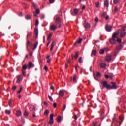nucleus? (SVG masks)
I'll return each instance as SVG.
<instances>
[{
  "label": "nucleus",
  "mask_w": 126,
  "mask_h": 126,
  "mask_svg": "<svg viewBox=\"0 0 126 126\" xmlns=\"http://www.w3.org/2000/svg\"><path fill=\"white\" fill-rule=\"evenodd\" d=\"M55 21H56V23L57 24H58L59 23H61L62 21H61V18L60 17H57L56 18Z\"/></svg>",
  "instance_id": "nucleus-11"
},
{
  "label": "nucleus",
  "mask_w": 126,
  "mask_h": 126,
  "mask_svg": "<svg viewBox=\"0 0 126 126\" xmlns=\"http://www.w3.org/2000/svg\"><path fill=\"white\" fill-rule=\"evenodd\" d=\"M29 55H30V57H32V56H33V52H32V51H31V52L29 53Z\"/></svg>",
  "instance_id": "nucleus-51"
},
{
  "label": "nucleus",
  "mask_w": 126,
  "mask_h": 126,
  "mask_svg": "<svg viewBox=\"0 0 126 126\" xmlns=\"http://www.w3.org/2000/svg\"><path fill=\"white\" fill-rule=\"evenodd\" d=\"M91 126H97V122H93Z\"/></svg>",
  "instance_id": "nucleus-37"
},
{
  "label": "nucleus",
  "mask_w": 126,
  "mask_h": 126,
  "mask_svg": "<svg viewBox=\"0 0 126 126\" xmlns=\"http://www.w3.org/2000/svg\"><path fill=\"white\" fill-rule=\"evenodd\" d=\"M48 98L50 100V101H51L52 102H53V98H52V97L50 95L48 96Z\"/></svg>",
  "instance_id": "nucleus-49"
},
{
  "label": "nucleus",
  "mask_w": 126,
  "mask_h": 126,
  "mask_svg": "<svg viewBox=\"0 0 126 126\" xmlns=\"http://www.w3.org/2000/svg\"><path fill=\"white\" fill-rule=\"evenodd\" d=\"M31 36H32V32H28V34H27V40H28V39L29 38H30V37H31Z\"/></svg>",
  "instance_id": "nucleus-17"
},
{
  "label": "nucleus",
  "mask_w": 126,
  "mask_h": 126,
  "mask_svg": "<svg viewBox=\"0 0 126 126\" xmlns=\"http://www.w3.org/2000/svg\"><path fill=\"white\" fill-rule=\"evenodd\" d=\"M17 77H18L17 83H18V84H20L21 81H22V78H23V76H22V75H20L19 76H17Z\"/></svg>",
  "instance_id": "nucleus-5"
},
{
  "label": "nucleus",
  "mask_w": 126,
  "mask_h": 126,
  "mask_svg": "<svg viewBox=\"0 0 126 126\" xmlns=\"http://www.w3.org/2000/svg\"><path fill=\"white\" fill-rule=\"evenodd\" d=\"M44 69L46 70V71H48V66H47V65H45Z\"/></svg>",
  "instance_id": "nucleus-48"
},
{
  "label": "nucleus",
  "mask_w": 126,
  "mask_h": 126,
  "mask_svg": "<svg viewBox=\"0 0 126 126\" xmlns=\"http://www.w3.org/2000/svg\"><path fill=\"white\" fill-rule=\"evenodd\" d=\"M35 65L32 62H29L28 65V67L29 69H30L31 68H32V67H34Z\"/></svg>",
  "instance_id": "nucleus-8"
},
{
  "label": "nucleus",
  "mask_w": 126,
  "mask_h": 126,
  "mask_svg": "<svg viewBox=\"0 0 126 126\" xmlns=\"http://www.w3.org/2000/svg\"><path fill=\"white\" fill-rule=\"evenodd\" d=\"M22 91V87H21L20 88V90L18 91V93H20V92H21Z\"/></svg>",
  "instance_id": "nucleus-54"
},
{
  "label": "nucleus",
  "mask_w": 126,
  "mask_h": 126,
  "mask_svg": "<svg viewBox=\"0 0 126 126\" xmlns=\"http://www.w3.org/2000/svg\"><path fill=\"white\" fill-rule=\"evenodd\" d=\"M79 63H83V61L82 60V57H80L79 59Z\"/></svg>",
  "instance_id": "nucleus-27"
},
{
  "label": "nucleus",
  "mask_w": 126,
  "mask_h": 126,
  "mask_svg": "<svg viewBox=\"0 0 126 126\" xmlns=\"http://www.w3.org/2000/svg\"><path fill=\"white\" fill-rule=\"evenodd\" d=\"M57 120L58 123H60V122H61V121H62V117H61V116H59L57 118Z\"/></svg>",
  "instance_id": "nucleus-22"
},
{
  "label": "nucleus",
  "mask_w": 126,
  "mask_h": 126,
  "mask_svg": "<svg viewBox=\"0 0 126 126\" xmlns=\"http://www.w3.org/2000/svg\"><path fill=\"white\" fill-rule=\"evenodd\" d=\"M33 14L35 17H37L38 16V14L36 13L35 12H33Z\"/></svg>",
  "instance_id": "nucleus-57"
},
{
  "label": "nucleus",
  "mask_w": 126,
  "mask_h": 126,
  "mask_svg": "<svg viewBox=\"0 0 126 126\" xmlns=\"http://www.w3.org/2000/svg\"><path fill=\"white\" fill-rule=\"evenodd\" d=\"M27 64H24L23 66L22 69V73L24 76H26V73L25 72V70L27 69Z\"/></svg>",
  "instance_id": "nucleus-4"
},
{
  "label": "nucleus",
  "mask_w": 126,
  "mask_h": 126,
  "mask_svg": "<svg viewBox=\"0 0 126 126\" xmlns=\"http://www.w3.org/2000/svg\"><path fill=\"white\" fill-rule=\"evenodd\" d=\"M8 105H9V107H12V104H11V100L9 101Z\"/></svg>",
  "instance_id": "nucleus-43"
},
{
  "label": "nucleus",
  "mask_w": 126,
  "mask_h": 126,
  "mask_svg": "<svg viewBox=\"0 0 126 126\" xmlns=\"http://www.w3.org/2000/svg\"><path fill=\"white\" fill-rule=\"evenodd\" d=\"M101 76V73L99 72H97L96 75L94 73V77L96 79V80H98L99 79V77Z\"/></svg>",
  "instance_id": "nucleus-7"
},
{
  "label": "nucleus",
  "mask_w": 126,
  "mask_h": 126,
  "mask_svg": "<svg viewBox=\"0 0 126 126\" xmlns=\"http://www.w3.org/2000/svg\"><path fill=\"white\" fill-rule=\"evenodd\" d=\"M106 15H107V12H103L102 17H106Z\"/></svg>",
  "instance_id": "nucleus-44"
},
{
  "label": "nucleus",
  "mask_w": 126,
  "mask_h": 126,
  "mask_svg": "<svg viewBox=\"0 0 126 126\" xmlns=\"http://www.w3.org/2000/svg\"><path fill=\"white\" fill-rule=\"evenodd\" d=\"M35 13L36 14H40V10L38 8L36 9Z\"/></svg>",
  "instance_id": "nucleus-35"
},
{
  "label": "nucleus",
  "mask_w": 126,
  "mask_h": 126,
  "mask_svg": "<svg viewBox=\"0 0 126 126\" xmlns=\"http://www.w3.org/2000/svg\"><path fill=\"white\" fill-rule=\"evenodd\" d=\"M49 110H46L44 112V115H45V116H48V115H49Z\"/></svg>",
  "instance_id": "nucleus-32"
},
{
  "label": "nucleus",
  "mask_w": 126,
  "mask_h": 126,
  "mask_svg": "<svg viewBox=\"0 0 126 126\" xmlns=\"http://www.w3.org/2000/svg\"><path fill=\"white\" fill-rule=\"evenodd\" d=\"M57 28H58V27L57 25H55V24H53L50 26V29L52 31H55L56 30Z\"/></svg>",
  "instance_id": "nucleus-6"
},
{
  "label": "nucleus",
  "mask_w": 126,
  "mask_h": 126,
  "mask_svg": "<svg viewBox=\"0 0 126 126\" xmlns=\"http://www.w3.org/2000/svg\"><path fill=\"white\" fill-rule=\"evenodd\" d=\"M28 112L26 111V110L25 111V112L24 113V115L25 117H27V116H28Z\"/></svg>",
  "instance_id": "nucleus-36"
},
{
  "label": "nucleus",
  "mask_w": 126,
  "mask_h": 126,
  "mask_svg": "<svg viewBox=\"0 0 126 126\" xmlns=\"http://www.w3.org/2000/svg\"><path fill=\"white\" fill-rule=\"evenodd\" d=\"M30 44V41H29V40H27V47H28V46H29V44Z\"/></svg>",
  "instance_id": "nucleus-46"
},
{
  "label": "nucleus",
  "mask_w": 126,
  "mask_h": 126,
  "mask_svg": "<svg viewBox=\"0 0 126 126\" xmlns=\"http://www.w3.org/2000/svg\"><path fill=\"white\" fill-rule=\"evenodd\" d=\"M73 11L74 14H77V13H78V11H79V10L78 9H74Z\"/></svg>",
  "instance_id": "nucleus-25"
},
{
  "label": "nucleus",
  "mask_w": 126,
  "mask_h": 126,
  "mask_svg": "<svg viewBox=\"0 0 126 126\" xmlns=\"http://www.w3.org/2000/svg\"><path fill=\"white\" fill-rule=\"evenodd\" d=\"M74 57L75 58V60H77V58H78V52H76L75 53V55L74 56Z\"/></svg>",
  "instance_id": "nucleus-23"
},
{
  "label": "nucleus",
  "mask_w": 126,
  "mask_h": 126,
  "mask_svg": "<svg viewBox=\"0 0 126 126\" xmlns=\"http://www.w3.org/2000/svg\"><path fill=\"white\" fill-rule=\"evenodd\" d=\"M54 48V42L52 43L51 44V48H50V51H53V48Z\"/></svg>",
  "instance_id": "nucleus-34"
},
{
  "label": "nucleus",
  "mask_w": 126,
  "mask_h": 126,
  "mask_svg": "<svg viewBox=\"0 0 126 126\" xmlns=\"http://www.w3.org/2000/svg\"><path fill=\"white\" fill-rule=\"evenodd\" d=\"M54 107L56 108L57 107V103L56 102H54L53 103Z\"/></svg>",
  "instance_id": "nucleus-62"
},
{
  "label": "nucleus",
  "mask_w": 126,
  "mask_h": 126,
  "mask_svg": "<svg viewBox=\"0 0 126 126\" xmlns=\"http://www.w3.org/2000/svg\"><path fill=\"white\" fill-rule=\"evenodd\" d=\"M65 108H66V105H64L63 108V111H64V110H65Z\"/></svg>",
  "instance_id": "nucleus-53"
},
{
  "label": "nucleus",
  "mask_w": 126,
  "mask_h": 126,
  "mask_svg": "<svg viewBox=\"0 0 126 126\" xmlns=\"http://www.w3.org/2000/svg\"><path fill=\"white\" fill-rule=\"evenodd\" d=\"M116 49L117 51H120V50H122V49H123V45L122 44H119L117 46Z\"/></svg>",
  "instance_id": "nucleus-15"
},
{
  "label": "nucleus",
  "mask_w": 126,
  "mask_h": 126,
  "mask_svg": "<svg viewBox=\"0 0 126 126\" xmlns=\"http://www.w3.org/2000/svg\"><path fill=\"white\" fill-rule=\"evenodd\" d=\"M105 78L108 79V78H109V77H110V76L108 75H105Z\"/></svg>",
  "instance_id": "nucleus-63"
},
{
  "label": "nucleus",
  "mask_w": 126,
  "mask_h": 126,
  "mask_svg": "<svg viewBox=\"0 0 126 126\" xmlns=\"http://www.w3.org/2000/svg\"><path fill=\"white\" fill-rule=\"evenodd\" d=\"M50 120H54V114L50 115Z\"/></svg>",
  "instance_id": "nucleus-40"
},
{
  "label": "nucleus",
  "mask_w": 126,
  "mask_h": 126,
  "mask_svg": "<svg viewBox=\"0 0 126 126\" xmlns=\"http://www.w3.org/2000/svg\"><path fill=\"white\" fill-rule=\"evenodd\" d=\"M104 6H106V7H108V6H109V1H108L107 0H106L104 1Z\"/></svg>",
  "instance_id": "nucleus-19"
},
{
  "label": "nucleus",
  "mask_w": 126,
  "mask_h": 126,
  "mask_svg": "<svg viewBox=\"0 0 126 126\" xmlns=\"http://www.w3.org/2000/svg\"><path fill=\"white\" fill-rule=\"evenodd\" d=\"M106 61L107 62H111L112 61V56L111 55H108L106 57Z\"/></svg>",
  "instance_id": "nucleus-13"
},
{
  "label": "nucleus",
  "mask_w": 126,
  "mask_h": 126,
  "mask_svg": "<svg viewBox=\"0 0 126 126\" xmlns=\"http://www.w3.org/2000/svg\"><path fill=\"white\" fill-rule=\"evenodd\" d=\"M118 33H114L112 36V38L110 39L109 42L110 43H111L112 45H115L117 43V35Z\"/></svg>",
  "instance_id": "nucleus-2"
},
{
  "label": "nucleus",
  "mask_w": 126,
  "mask_h": 126,
  "mask_svg": "<svg viewBox=\"0 0 126 126\" xmlns=\"http://www.w3.org/2000/svg\"><path fill=\"white\" fill-rule=\"evenodd\" d=\"M59 94L60 97H63V96H64V92H63V90H60Z\"/></svg>",
  "instance_id": "nucleus-12"
},
{
  "label": "nucleus",
  "mask_w": 126,
  "mask_h": 126,
  "mask_svg": "<svg viewBox=\"0 0 126 126\" xmlns=\"http://www.w3.org/2000/svg\"><path fill=\"white\" fill-rule=\"evenodd\" d=\"M22 114V113L21 112V111H20V110L16 111V115L17 117H20V116H21Z\"/></svg>",
  "instance_id": "nucleus-16"
},
{
  "label": "nucleus",
  "mask_w": 126,
  "mask_h": 126,
  "mask_svg": "<svg viewBox=\"0 0 126 126\" xmlns=\"http://www.w3.org/2000/svg\"><path fill=\"white\" fill-rule=\"evenodd\" d=\"M74 117L75 120H77V116L76 115H74Z\"/></svg>",
  "instance_id": "nucleus-64"
},
{
  "label": "nucleus",
  "mask_w": 126,
  "mask_h": 126,
  "mask_svg": "<svg viewBox=\"0 0 126 126\" xmlns=\"http://www.w3.org/2000/svg\"><path fill=\"white\" fill-rule=\"evenodd\" d=\"M75 68L76 69V71L77 72L78 71V70H77V65H75Z\"/></svg>",
  "instance_id": "nucleus-60"
},
{
  "label": "nucleus",
  "mask_w": 126,
  "mask_h": 126,
  "mask_svg": "<svg viewBox=\"0 0 126 126\" xmlns=\"http://www.w3.org/2000/svg\"><path fill=\"white\" fill-rule=\"evenodd\" d=\"M99 53L101 55H103V54H104V53H105V50L104 49H101L99 51Z\"/></svg>",
  "instance_id": "nucleus-29"
},
{
  "label": "nucleus",
  "mask_w": 126,
  "mask_h": 126,
  "mask_svg": "<svg viewBox=\"0 0 126 126\" xmlns=\"http://www.w3.org/2000/svg\"><path fill=\"white\" fill-rule=\"evenodd\" d=\"M32 6H33L34 8H37V4H36V3H33Z\"/></svg>",
  "instance_id": "nucleus-42"
},
{
  "label": "nucleus",
  "mask_w": 126,
  "mask_h": 126,
  "mask_svg": "<svg viewBox=\"0 0 126 126\" xmlns=\"http://www.w3.org/2000/svg\"><path fill=\"white\" fill-rule=\"evenodd\" d=\"M48 124L49 125H53V124H54V120L50 119L48 122Z\"/></svg>",
  "instance_id": "nucleus-26"
},
{
  "label": "nucleus",
  "mask_w": 126,
  "mask_h": 126,
  "mask_svg": "<svg viewBox=\"0 0 126 126\" xmlns=\"http://www.w3.org/2000/svg\"><path fill=\"white\" fill-rule=\"evenodd\" d=\"M118 10H119V9L118 8V7L117 6L115 7L114 10V13H116V12H117Z\"/></svg>",
  "instance_id": "nucleus-30"
},
{
  "label": "nucleus",
  "mask_w": 126,
  "mask_h": 126,
  "mask_svg": "<svg viewBox=\"0 0 126 126\" xmlns=\"http://www.w3.org/2000/svg\"><path fill=\"white\" fill-rule=\"evenodd\" d=\"M96 54H97V50H93L92 51V54L94 56H96Z\"/></svg>",
  "instance_id": "nucleus-20"
},
{
  "label": "nucleus",
  "mask_w": 126,
  "mask_h": 126,
  "mask_svg": "<svg viewBox=\"0 0 126 126\" xmlns=\"http://www.w3.org/2000/svg\"><path fill=\"white\" fill-rule=\"evenodd\" d=\"M38 25H39V20H38V19H36L35 22V26H38Z\"/></svg>",
  "instance_id": "nucleus-39"
},
{
  "label": "nucleus",
  "mask_w": 126,
  "mask_h": 126,
  "mask_svg": "<svg viewBox=\"0 0 126 126\" xmlns=\"http://www.w3.org/2000/svg\"><path fill=\"white\" fill-rule=\"evenodd\" d=\"M25 18L26 19H27V20H29V19H31V16L29 15H27L25 16Z\"/></svg>",
  "instance_id": "nucleus-24"
},
{
  "label": "nucleus",
  "mask_w": 126,
  "mask_h": 126,
  "mask_svg": "<svg viewBox=\"0 0 126 126\" xmlns=\"http://www.w3.org/2000/svg\"><path fill=\"white\" fill-rule=\"evenodd\" d=\"M16 88H17L16 86H14L13 87V88H12V89H13V90H15L16 89Z\"/></svg>",
  "instance_id": "nucleus-59"
},
{
  "label": "nucleus",
  "mask_w": 126,
  "mask_h": 126,
  "mask_svg": "<svg viewBox=\"0 0 126 126\" xmlns=\"http://www.w3.org/2000/svg\"><path fill=\"white\" fill-rule=\"evenodd\" d=\"M37 46H38L37 44L34 45V48H33V51L37 48Z\"/></svg>",
  "instance_id": "nucleus-50"
},
{
  "label": "nucleus",
  "mask_w": 126,
  "mask_h": 126,
  "mask_svg": "<svg viewBox=\"0 0 126 126\" xmlns=\"http://www.w3.org/2000/svg\"><path fill=\"white\" fill-rule=\"evenodd\" d=\"M40 18L41 19H44V18H45V15H41L40 17Z\"/></svg>",
  "instance_id": "nucleus-58"
},
{
  "label": "nucleus",
  "mask_w": 126,
  "mask_h": 126,
  "mask_svg": "<svg viewBox=\"0 0 126 126\" xmlns=\"http://www.w3.org/2000/svg\"><path fill=\"white\" fill-rule=\"evenodd\" d=\"M5 113H6V114H7L8 115H10V114H11V111L10 110H6Z\"/></svg>",
  "instance_id": "nucleus-28"
},
{
  "label": "nucleus",
  "mask_w": 126,
  "mask_h": 126,
  "mask_svg": "<svg viewBox=\"0 0 126 126\" xmlns=\"http://www.w3.org/2000/svg\"><path fill=\"white\" fill-rule=\"evenodd\" d=\"M99 2H95V5L96 7H99Z\"/></svg>",
  "instance_id": "nucleus-45"
},
{
  "label": "nucleus",
  "mask_w": 126,
  "mask_h": 126,
  "mask_svg": "<svg viewBox=\"0 0 126 126\" xmlns=\"http://www.w3.org/2000/svg\"><path fill=\"white\" fill-rule=\"evenodd\" d=\"M106 30L107 32H111V30H112V26L107 25L106 27Z\"/></svg>",
  "instance_id": "nucleus-14"
},
{
  "label": "nucleus",
  "mask_w": 126,
  "mask_h": 126,
  "mask_svg": "<svg viewBox=\"0 0 126 126\" xmlns=\"http://www.w3.org/2000/svg\"><path fill=\"white\" fill-rule=\"evenodd\" d=\"M106 67V64L104 63H102L100 64V68H105Z\"/></svg>",
  "instance_id": "nucleus-21"
},
{
  "label": "nucleus",
  "mask_w": 126,
  "mask_h": 126,
  "mask_svg": "<svg viewBox=\"0 0 126 126\" xmlns=\"http://www.w3.org/2000/svg\"><path fill=\"white\" fill-rule=\"evenodd\" d=\"M50 3H54L55 2V0H49Z\"/></svg>",
  "instance_id": "nucleus-47"
},
{
  "label": "nucleus",
  "mask_w": 126,
  "mask_h": 126,
  "mask_svg": "<svg viewBox=\"0 0 126 126\" xmlns=\"http://www.w3.org/2000/svg\"><path fill=\"white\" fill-rule=\"evenodd\" d=\"M73 82H76V75H74L73 77Z\"/></svg>",
  "instance_id": "nucleus-38"
},
{
  "label": "nucleus",
  "mask_w": 126,
  "mask_h": 126,
  "mask_svg": "<svg viewBox=\"0 0 126 126\" xmlns=\"http://www.w3.org/2000/svg\"><path fill=\"white\" fill-rule=\"evenodd\" d=\"M117 34V35H119V34H120L121 37L124 38V37L126 36V32H125V29H123L122 30H119Z\"/></svg>",
  "instance_id": "nucleus-3"
},
{
  "label": "nucleus",
  "mask_w": 126,
  "mask_h": 126,
  "mask_svg": "<svg viewBox=\"0 0 126 126\" xmlns=\"http://www.w3.org/2000/svg\"><path fill=\"white\" fill-rule=\"evenodd\" d=\"M83 26L85 28H90V24L86 23V20H85V23L83 24Z\"/></svg>",
  "instance_id": "nucleus-10"
},
{
  "label": "nucleus",
  "mask_w": 126,
  "mask_h": 126,
  "mask_svg": "<svg viewBox=\"0 0 126 126\" xmlns=\"http://www.w3.org/2000/svg\"><path fill=\"white\" fill-rule=\"evenodd\" d=\"M47 62L48 63H51V59H47Z\"/></svg>",
  "instance_id": "nucleus-55"
},
{
  "label": "nucleus",
  "mask_w": 126,
  "mask_h": 126,
  "mask_svg": "<svg viewBox=\"0 0 126 126\" xmlns=\"http://www.w3.org/2000/svg\"><path fill=\"white\" fill-rule=\"evenodd\" d=\"M100 83L103 85L101 87V89H104V88H107L108 89H117V88H118V87H117V83L116 82H112L111 84H112V86L108 84V82H107V81L100 82Z\"/></svg>",
  "instance_id": "nucleus-1"
},
{
  "label": "nucleus",
  "mask_w": 126,
  "mask_h": 126,
  "mask_svg": "<svg viewBox=\"0 0 126 126\" xmlns=\"http://www.w3.org/2000/svg\"><path fill=\"white\" fill-rule=\"evenodd\" d=\"M95 22H98L99 21V18L98 17H96L95 19Z\"/></svg>",
  "instance_id": "nucleus-52"
},
{
  "label": "nucleus",
  "mask_w": 126,
  "mask_h": 126,
  "mask_svg": "<svg viewBox=\"0 0 126 126\" xmlns=\"http://www.w3.org/2000/svg\"><path fill=\"white\" fill-rule=\"evenodd\" d=\"M38 34H39V32L38 31V28H36V29H34V37L36 39L38 38Z\"/></svg>",
  "instance_id": "nucleus-9"
},
{
  "label": "nucleus",
  "mask_w": 126,
  "mask_h": 126,
  "mask_svg": "<svg viewBox=\"0 0 126 126\" xmlns=\"http://www.w3.org/2000/svg\"><path fill=\"white\" fill-rule=\"evenodd\" d=\"M82 38H80L79 40H78L74 44V46H76L77 44H80L82 42Z\"/></svg>",
  "instance_id": "nucleus-18"
},
{
  "label": "nucleus",
  "mask_w": 126,
  "mask_h": 126,
  "mask_svg": "<svg viewBox=\"0 0 126 126\" xmlns=\"http://www.w3.org/2000/svg\"><path fill=\"white\" fill-rule=\"evenodd\" d=\"M58 24H59V26H58L59 28H61V27H62V24L60 23Z\"/></svg>",
  "instance_id": "nucleus-61"
},
{
  "label": "nucleus",
  "mask_w": 126,
  "mask_h": 126,
  "mask_svg": "<svg viewBox=\"0 0 126 126\" xmlns=\"http://www.w3.org/2000/svg\"><path fill=\"white\" fill-rule=\"evenodd\" d=\"M44 104L45 106H49V104H48V103H47L46 101H44Z\"/></svg>",
  "instance_id": "nucleus-56"
},
{
  "label": "nucleus",
  "mask_w": 126,
  "mask_h": 126,
  "mask_svg": "<svg viewBox=\"0 0 126 126\" xmlns=\"http://www.w3.org/2000/svg\"><path fill=\"white\" fill-rule=\"evenodd\" d=\"M116 41L118 42V43H122V39L121 38H119L117 37L116 38Z\"/></svg>",
  "instance_id": "nucleus-33"
},
{
  "label": "nucleus",
  "mask_w": 126,
  "mask_h": 126,
  "mask_svg": "<svg viewBox=\"0 0 126 126\" xmlns=\"http://www.w3.org/2000/svg\"><path fill=\"white\" fill-rule=\"evenodd\" d=\"M52 33H50L47 38V40H48V41H50V40H51V38H52Z\"/></svg>",
  "instance_id": "nucleus-31"
},
{
  "label": "nucleus",
  "mask_w": 126,
  "mask_h": 126,
  "mask_svg": "<svg viewBox=\"0 0 126 126\" xmlns=\"http://www.w3.org/2000/svg\"><path fill=\"white\" fill-rule=\"evenodd\" d=\"M113 2L114 4H117L119 2V0H114Z\"/></svg>",
  "instance_id": "nucleus-41"
}]
</instances>
